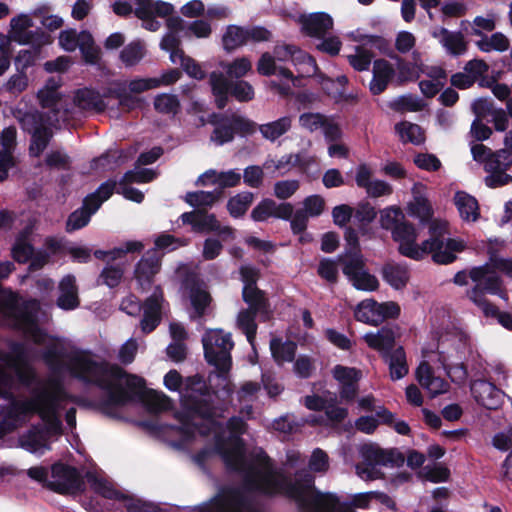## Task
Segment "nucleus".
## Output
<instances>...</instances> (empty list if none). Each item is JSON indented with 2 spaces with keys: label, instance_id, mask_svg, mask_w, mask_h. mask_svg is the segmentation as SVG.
<instances>
[{
  "label": "nucleus",
  "instance_id": "58836bf2",
  "mask_svg": "<svg viewBox=\"0 0 512 512\" xmlns=\"http://www.w3.org/2000/svg\"><path fill=\"white\" fill-rule=\"evenodd\" d=\"M372 72L373 77L370 81L369 89L373 95H378L387 88L395 74V70L391 63L380 59L374 61Z\"/></svg>",
  "mask_w": 512,
  "mask_h": 512
},
{
  "label": "nucleus",
  "instance_id": "9d476101",
  "mask_svg": "<svg viewBox=\"0 0 512 512\" xmlns=\"http://www.w3.org/2000/svg\"><path fill=\"white\" fill-rule=\"evenodd\" d=\"M193 512H255L244 492L234 488H224L210 502L203 503Z\"/></svg>",
  "mask_w": 512,
  "mask_h": 512
},
{
  "label": "nucleus",
  "instance_id": "f8f14e48",
  "mask_svg": "<svg viewBox=\"0 0 512 512\" xmlns=\"http://www.w3.org/2000/svg\"><path fill=\"white\" fill-rule=\"evenodd\" d=\"M114 188V183L106 182L95 193L88 195L84 200L83 206L69 216L67 230L74 231L86 226L91 216L99 209L101 204L112 195Z\"/></svg>",
  "mask_w": 512,
  "mask_h": 512
},
{
  "label": "nucleus",
  "instance_id": "774afa93",
  "mask_svg": "<svg viewBox=\"0 0 512 512\" xmlns=\"http://www.w3.org/2000/svg\"><path fill=\"white\" fill-rule=\"evenodd\" d=\"M145 245L138 240H129L122 243L120 246L107 251V259L114 261L121 259L128 253L140 252L144 249Z\"/></svg>",
  "mask_w": 512,
  "mask_h": 512
},
{
  "label": "nucleus",
  "instance_id": "b1692460",
  "mask_svg": "<svg viewBox=\"0 0 512 512\" xmlns=\"http://www.w3.org/2000/svg\"><path fill=\"white\" fill-rule=\"evenodd\" d=\"M257 71L259 74L264 76L277 75L282 77L285 82L278 84L275 81L270 82L272 90L276 91L280 95H288L291 92L290 83L294 84V78L291 71L282 66L276 64V59L269 53H264L260 57L257 63Z\"/></svg>",
  "mask_w": 512,
  "mask_h": 512
},
{
  "label": "nucleus",
  "instance_id": "9b49d317",
  "mask_svg": "<svg viewBox=\"0 0 512 512\" xmlns=\"http://www.w3.org/2000/svg\"><path fill=\"white\" fill-rule=\"evenodd\" d=\"M210 83L219 108H223L226 105L228 93L240 102H247L254 98V89L249 82L239 80L235 83H230L221 72H212Z\"/></svg>",
  "mask_w": 512,
  "mask_h": 512
},
{
  "label": "nucleus",
  "instance_id": "20e7f679",
  "mask_svg": "<svg viewBox=\"0 0 512 512\" xmlns=\"http://www.w3.org/2000/svg\"><path fill=\"white\" fill-rule=\"evenodd\" d=\"M282 494L296 501L303 512H355L335 494L316 490L313 476L306 472L297 473Z\"/></svg>",
  "mask_w": 512,
  "mask_h": 512
},
{
  "label": "nucleus",
  "instance_id": "6e6552de",
  "mask_svg": "<svg viewBox=\"0 0 512 512\" xmlns=\"http://www.w3.org/2000/svg\"><path fill=\"white\" fill-rule=\"evenodd\" d=\"M167 33L164 35L160 47L170 53V60L173 64H179L185 72L196 79H203L205 72L191 58L184 55L179 48L180 38L184 36V22L179 17H173L167 21Z\"/></svg>",
  "mask_w": 512,
  "mask_h": 512
},
{
  "label": "nucleus",
  "instance_id": "603ef678",
  "mask_svg": "<svg viewBox=\"0 0 512 512\" xmlns=\"http://www.w3.org/2000/svg\"><path fill=\"white\" fill-rule=\"evenodd\" d=\"M395 130L402 142L419 145L425 140L424 132L417 124L403 121L395 126Z\"/></svg>",
  "mask_w": 512,
  "mask_h": 512
},
{
  "label": "nucleus",
  "instance_id": "37998d69",
  "mask_svg": "<svg viewBox=\"0 0 512 512\" xmlns=\"http://www.w3.org/2000/svg\"><path fill=\"white\" fill-rule=\"evenodd\" d=\"M241 174L236 170L217 172L208 170L198 178V183L202 185L217 184L220 187H234L240 183Z\"/></svg>",
  "mask_w": 512,
  "mask_h": 512
},
{
  "label": "nucleus",
  "instance_id": "2f4dec72",
  "mask_svg": "<svg viewBox=\"0 0 512 512\" xmlns=\"http://www.w3.org/2000/svg\"><path fill=\"white\" fill-rule=\"evenodd\" d=\"M474 399L488 409H497L503 403L504 393L494 384L485 380H476L471 384Z\"/></svg>",
  "mask_w": 512,
  "mask_h": 512
},
{
  "label": "nucleus",
  "instance_id": "e2e57ef3",
  "mask_svg": "<svg viewBox=\"0 0 512 512\" xmlns=\"http://www.w3.org/2000/svg\"><path fill=\"white\" fill-rule=\"evenodd\" d=\"M29 85V78L26 72L16 70V73L11 75L3 84V89L14 96L24 92Z\"/></svg>",
  "mask_w": 512,
  "mask_h": 512
},
{
  "label": "nucleus",
  "instance_id": "13d9d810",
  "mask_svg": "<svg viewBox=\"0 0 512 512\" xmlns=\"http://www.w3.org/2000/svg\"><path fill=\"white\" fill-rule=\"evenodd\" d=\"M145 56V46L140 41H132L120 52V60L126 67L137 65Z\"/></svg>",
  "mask_w": 512,
  "mask_h": 512
},
{
  "label": "nucleus",
  "instance_id": "4468645a",
  "mask_svg": "<svg viewBox=\"0 0 512 512\" xmlns=\"http://www.w3.org/2000/svg\"><path fill=\"white\" fill-rule=\"evenodd\" d=\"M34 21L31 15L21 13L10 20L9 37L21 45L42 46L50 42L49 35L39 29L32 30Z\"/></svg>",
  "mask_w": 512,
  "mask_h": 512
},
{
  "label": "nucleus",
  "instance_id": "4be33fe9",
  "mask_svg": "<svg viewBox=\"0 0 512 512\" xmlns=\"http://www.w3.org/2000/svg\"><path fill=\"white\" fill-rule=\"evenodd\" d=\"M135 15L143 21V26L149 31H157L160 23L154 16L165 17L173 12V6L168 2L154 0H135Z\"/></svg>",
  "mask_w": 512,
  "mask_h": 512
},
{
  "label": "nucleus",
  "instance_id": "bf43d9fd",
  "mask_svg": "<svg viewBox=\"0 0 512 512\" xmlns=\"http://www.w3.org/2000/svg\"><path fill=\"white\" fill-rule=\"evenodd\" d=\"M476 45L483 52H503L508 49L509 40L504 34L496 32L492 34L490 37H482L479 41L476 42Z\"/></svg>",
  "mask_w": 512,
  "mask_h": 512
},
{
  "label": "nucleus",
  "instance_id": "49530a36",
  "mask_svg": "<svg viewBox=\"0 0 512 512\" xmlns=\"http://www.w3.org/2000/svg\"><path fill=\"white\" fill-rule=\"evenodd\" d=\"M266 307V302L255 309L249 305V309L239 312L237 317V327L246 335L248 342L253 346V341L256 334L257 325L255 323V316L257 312L263 311Z\"/></svg>",
  "mask_w": 512,
  "mask_h": 512
},
{
  "label": "nucleus",
  "instance_id": "393cba45",
  "mask_svg": "<svg viewBox=\"0 0 512 512\" xmlns=\"http://www.w3.org/2000/svg\"><path fill=\"white\" fill-rule=\"evenodd\" d=\"M325 209V200L320 195H310L302 201L301 208L293 211L290 218L291 229L295 234L302 233L308 224L309 218L320 216Z\"/></svg>",
  "mask_w": 512,
  "mask_h": 512
},
{
  "label": "nucleus",
  "instance_id": "ea45409f",
  "mask_svg": "<svg viewBox=\"0 0 512 512\" xmlns=\"http://www.w3.org/2000/svg\"><path fill=\"white\" fill-rule=\"evenodd\" d=\"M57 306L63 310H73L79 306L78 288L74 276L67 275L60 281Z\"/></svg>",
  "mask_w": 512,
  "mask_h": 512
},
{
  "label": "nucleus",
  "instance_id": "4c0bfd02",
  "mask_svg": "<svg viewBox=\"0 0 512 512\" xmlns=\"http://www.w3.org/2000/svg\"><path fill=\"white\" fill-rule=\"evenodd\" d=\"M183 285L185 289L189 290V297L194 310L193 314H191V318L201 317L205 314L211 302L209 293L204 289L202 284L196 281L194 276L188 277Z\"/></svg>",
  "mask_w": 512,
  "mask_h": 512
},
{
  "label": "nucleus",
  "instance_id": "6e6d98bb",
  "mask_svg": "<svg viewBox=\"0 0 512 512\" xmlns=\"http://www.w3.org/2000/svg\"><path fill=\"white\" fill-rule=\"evenodd\" d=\"M154 108L158 113L175 116L180 110V101L176 95L160 93L155 96Z\"/></svg>",
  "mask_w": 512,
  "mask_h": 512
},
{
  "label": "nucleus",
  "instance_id": "6ab92c4d",
  "mask_svg": "<svg viewBox=\"0 0 512 512\" xmlns=\"http://www.w3.org/2000/svg\"><path fill=\"white\" fill-rule=\"evenodd\" d=\"M183 224H188L195 233H217L225 240L233 236V230L228 226H222L214 214L202 210L185 212L180 216Z\"/></svg>",
  "mask_w": 512,
  "mask_h": 512
},
{
  "label": "nucleus",
  "instance_id": "69168bd1",
  "mask_svg": "<svg viewBox=\"0 0 512 512\" xmlns=\"http://www.w3.org/2000/svg\"><path fill=\"white\" fill-rule=\"evenodd\" d=\"M293 64L301 77L312 76L318 69L315 60L304 51L296 53Z\"/></svg>",
  "mask_w": 512,
  "mask_h": 512
},
{
  "label": "nucleus",
  "instance_id": "cd10ccee",
  "mask_svg": "<svg viewBox=\"0 0 512 512\" xmlns=\"http://www.w3.org/2000/svg\"><path fill=\"white\" fill-rule=\"evenodd\" d=\"M428 254L438 264H448L456 259V254L465 249V243L460 239H433L429 240Z\"/></svg>",
  "mask_w": 512,
  "mask_h": 512
},
{
  "label": "nucleus",
  "instance_id": "5701e85b",
  "mask_svg": "<svg viewBox=\"0 0 512 512\" xmlns=\"http://www.w3.org/2000/svg\"><path fill=\"white\" fill-rule=\"evenodd\" d=\"M135 15L143 21V26L149 31H157L160 23L154 16L165 17L173 12V6L168 2L154 0H135Z\"/></svg>",
  "mask_w": 512,
  "mask_h": 512
},
{
  "label": "nucleus",
  "instance_id": "e433bc0d",
  "mask_svg": "<svg viewBox=\"0 0 512 512\" xmlns=\"http://www.w3.org/2000/svg\"><path fill=\"white\" fill-rule=\"evenodd\" d=\"M162 300V292L157 289L153 295L145 301L143 306V319L141 320V329L144 333H150L160 323Z\"/></svg>",
  "mask_w": 512,
  "mask_h": 512
},
{
  "label": "nucleus",
  "instance_id": "f257e3e1",
  "mask_svg": "<svg viewBox=\"0 0 512 512\" xmlns=\"http://www.w3.org/2000/svg\"><path fill=\"white\" fill-rule=\"evenodd\" d=\"M164 386L180 395L182 410L177 412V426H167L164 433L167 441L176 448H184L194 442H202L206 436V427L213 434L214 447L205 448L195 456L202 465L206 458L217 453L231 469L242 471L246 488L265 495L282 494L289 483L283 475L275 472L261 449H257L249 459L246 458L240 439L246 425L239 417H232L227 427L220 426L217 418L223 409L212 407V395L208 392L204 379L193 376L183 380L176 370H170L164 376Z\"/></svg>",
  "mask_w": 512,
  "mask_h": 512
},
{
  "label": "nucleus",
  "instance_id": "1a4fd4ad",
  "mask_svg": "<svg viewBox=\"0 0 512 512\" xmlns=\"http://www.w3.org/2000/svg\"><path fill=\"white\" fill-rule=\"evenodd\" d=\"M204 355L207 362L220 372H226L231 366L230 352L234 346L231 334L222 329H209L202 338Z\"/></svg>",
  "mask_w": 512,
  "mask_h": 512
},
{
  "label": "nucleus",
  "instance_id": "a878e982",
  "mask_svg": "<svg viewBox=\"0 0 512 512\" xmlns=\"http://www.w3.org/2000/svg\"><path fill=\"white\" fill-rule=\"evenodd\" d=\"M294 20L301 25L302 32L316 38H322L334 25L331 15L325 12L298 14Z\"/></svg>",
  "mask_w": 512,
  "mask_h": 512
},
{
  "label": "nucleus",
  "instance_id": "c756f323",
  "mask_svg": "<svg viewBox=\"0 0 512 512\" xmlns=\"http://www.w3.org/2000/svg\"><path fill=\"white\" fill-rule=\"evenodd\" d=\"M412 199L407 204V212L410 216L418 218L421 222L428 221L433 208L428 197V189L421 183H416L412 187Z\"/></svg>",
  "mask_w": 512,
  "mask_h": 512
},
{
  "label": "nucleus",
  "instance_id": "5fc2aeb1",
  "mask_svg": "<svg viewBox=\"0 0 512 512\" xmlns=\"http://www.w3.org/2000/svg\"><path fill=\"white\" fill-rule=\"evenodd\" d=\"M227 79H241L252 71V62L247 57H238L231 62L221 63Z\"/></svg>",
  "mask_w": 512,
  "mask_h": 512
},
{
  "label": "nucleus",
  "instance_id": "79ce46f5",
  "mask_svg": "<svg viewBox=\"0 0 512 512\" xmlns=\"http://www.w3.org/2000/svg\"><path fill=\"white\" fill-rule=\"evenodd\" d=\"M363 339L370 348L380 352L384 357L386 353L392 351L395 335L391 329L382 328L377 332L366 333Z\"/></svg>",
  "mask_w": 512,
  "mask_h": 512
},
{
  "label": "nucleus",
  "instance_id": "412c9836",
  "mask_svg": "<svg viewBox=\"0 0 512 512\" xmlns=\"http://www.w3.org/2000/svg\"><path fill=\"white\" fill-rule=\"evenodd\" d=\"M343 273L357 290L374 291L378 288L377 278L364 268L361 254L355 253L349 260H344Z\"/></svg>",
  "mask_w": 512,
  "mask_h": 512
},
{
  "label": "nucleus",
  "instance_id": "a211bd4d",
  "mask_svg": "<svg viewBox=\"0 0 512 512\" xmlns=\"http://www.w3.org/2000/svg\"><path fill=\"white\" fill-rule=\"evenodd\" d=\"M48 487L61 494H74L82 490L83 481L74 467L56 463L51 467Z\"/></svg>",
  "mask_w": 512,
  "mask_h": 512
},
{
  "label": "nucleus",
  "instance_id": "aec40b11",
  "mask_svg": "<svg viewBox=\"0 0 512 512\" xmlns=\"http://www.w3.org/2000/svg\"><path fill=\"white\" fill-rule=\"evenodd\" d=\"M23 129L32 133L30 153L34 156L40 155L46 148L51 136L48 126L54 125V120L49 118L45 123L42 117L36 113H26L20 118Z\"/></svg>",
  "mask_w": 512,
  "mask_h": 512
},
{
  "label": "nucleus",
  "instance_id": "338daca9",
  "mask_svg": "<svg viewBox=\"0 0 512 512\" xmlns=\"http://www.w3.org/2000/svg\"><path fill=\"white\" fill-rule=\"evenodd\" d=\"M372 57V54L367 49L356 46L354 53L347 55V60L355 70L366 71L371 64Z\"/></svg>",
  "mask_w": 512,
  "mask_h": 512
},
{
  "label": "nucleus",
  "instance_id": "f3484780",
  "mask_svg": "<svg viewBox=\"0 0 512 512\" xmlns=\"http://www.w3.org/2000/svg\"><path fill=\"white\" fill-rule=\"evenodd\" d=\"M412 70L409 78L422 77L419 88L422 94L428 98L434 97L446 84L447 73L441 66L420 63L415 65Z\"/></svg>",
  "mask_w": 512,
  "mask_h": 512
},
{
  "label": "nucleus",
  "instance_id": "a19ab883",
  "mask_svg": "<svg viewBox=\"0 0 512 512\" xmlns=\"http://www.w3.org/2000/svg\"><path fill=\"white\" fill-rule=\"evenodd\" d=\"M389 368V376L392 381L404 378L409 372L406 353L402 347H397L383 357Z\"/></svg>",
  "mask_w": 512,
  "mask_h": 512
},
{
  "label": "nucleus",
  "instance_id": "c85d7f7f",
  "mask_svg": "<svg viewBox=\"0 0 512 512\" xmlns=\"http://www.w3.org/2000/svg\"><path fill=\"white\" fill-rule=\"evenodd\" d=\"M161 259L155 249L148 250L137 262L134 277L142 289L150 286L154 276L160 271Z\"/></svg>",
  "mask_w": 512,
  "mask_h": 512
},
{
  "label": "nucleus",
  "instance_id": "72a5a7b5",
  "mask_svg": "<svg viewBox=\"0 0 512 512\" xmlns=\"http://www.w3.org/2000/svg\"><path fill=\"white\" fill-rule=\"evenodd\" d=\"M431 35L452 56H460L467 50V42L461 32H453L444 27H437L433 29Z\"/></svg>",
  "mask_w": 512,
  "mask_h": 512
},
{
  "label": "nucleus",
  "instance_id": "dca6fc26",
  "mask_svg": "<svg viewBox=\"0 0 512 512\" xmlns=\"http://www.w3.org/2000/svg\"><path fill=\"white\" fill-rule=\"evenodd\" d=\"M417 230L408 223H400L398 227L392 231V238L398 244L399 252L413 260H421L428 254L429 240L417 244Z\"/></svg>",
  "mask_w": 512,
  "mask_h": 512
},
{
  "label": "nucleus",
  "instance_id": "09e8293b",
  "mask_svg": "<svg viewBox=\"0 0 512 512\" xmlns=\"http://www.w3.org/2000/svg\"><path fill=\"white\" fill-rule=\"evenodd\" d=\"M292 127V117L284 116L275 121L268 122L259 126L262 136L273 142L287 133Z\"/></svg>",
  "mask_w": 512,
  "mask_h": 512
},
{
  "label": "nucleus",
  "instance_id": "4d7b16f0",
  "mask_svg": "<svg viewBox=\"0 0 512 512\" xmlns=\"http://www.w3.org/2000/svg\"><path fill=\"white\" fill-rule=\"evenodd\" d=\"M270 349L277 363L291 362L295 356L296 345L293 342H282L280 339H272Z\"/></svg>",
  "mask_w": 512,
  "mask_h": 512
},
{
  "label": "nucleus",
  "instance_id": "bb28decb",
  "mask_svg": "<svg viewBox=\"0 0 512 512\" xmlns=\"http://www.w3.org/2000/svg\"><path fill=\"white\" fill-rule=\"evenodd\" d=\"M156 174L153 170L147 168L137 167L133 171L127 172L122 181L119 183L117 193L123 195L126 199L140 203L144 195L141 191L130 187V183H146L155 178Z\"/></svg>",
  "mask_w": 512,
  "mask_h": 512
},
{
  "label": "nucleus",
  "instance_id": "2eb2a0df",
  "mask_svg": "<svg viewBox=\"0 0 512 512\" xmlns=\"http://www.w3.org/2000/svg\"><path fill=\"white\" fill-rule=\"evenodd\" d=\"M400 313L397 303L389 301L378 303L373 299L360 302L354 311L356 320L372 326H378L388 318H395Z\"/></svg>",
  "mask_w": 512,
  "mask_h": 512
},
{
  "label": "nucleus",
  "instance_id": "7ed1b4c3",
  "mask_svg": "<svg viewBox=\"0 0 512 512\" xmlns=\"http://www.w3.org/2000/svg\"><path fill=\"white\" fill-rule=\"evenodd\" d=\"M18 384L31 387L29 399H14L0 411V438L38 414L45 429L34 427L19 438V446L26 451L42 455L50 449V438L61 434L60 413L66 410V422L76 425L74 398L53 375L47 380H36L27 363L24 345L13 343L9 352L0 350V398L8 399Z\"/></svg>",
  "mask_w": 512,
  "mask_h": 512
},
{
  "label": "nucleus",
  "instance_id": "f03ea898",
  "mask_svg": "<svg viewBox=\"0 0 512 512\" xmlns=\"http://www.w3.org/2000/svg\"><path fill=\"white\" fill-rule=\"evenodd\" d=\"M49 318L37 300H24L10 289L0 286V325L21 331L43 348V358L54 374L69 373L84 382L94 383L107 391V406H120L134 399L144 400L153 412L170 408L163 392L147 391L144 379L126 374L118 366H109L87 351H69L62 338L48 335L41 324ZM108 407L105 411L108 412Z\"/></svg>",
  "mask_w": 512,
  "mask_h": 512
},
{
  "label": "nucleus",
  "instance_id": "ddd939ff",
  "mask_svg": "<svg viewBox=\"0 0 512 512\" xmlns=\"http://www.w3.org/2000/svg\"><path fill=\"white\" fill-rule=\"evenodd\" d=\"M59 45L67 52H73L79 48L87 63L96 64L100 60L101 50L88 31L78 33L74 29L64 30L59 34Z\"/></svg>",
  "mask_w": 512,
  "mask_h": 512
},
{
  "label": "nucleus",
  "instance_id": "7c9ffc66",
  "mask_svg": "<svg viewBox=\"0 0 512 512\" xmlns=\"http://www.w3.org/2000/svg\"><path fill=\"white\" fill-rule=\"evenodd\" d=\"M332 374L340 385L341 398L352 400L357 394V382L362 378L361 370L337 365L333 368Z\"/></svg>",
  "mask_w": 512,
  "mask_h": 512
},
{
  "label": "nucleus",
  "instance_id": "c03bdc74",
  "mask_svg": "<svg viewBox=\"0 0 512 512\" xmlns=\"http://www.w3.org/2000/svg\"><path fill=\"white\" fill-rule=\"evenodd\" d=\"M454 202L460 214V217L467 222H474L479 218V206L477 200L467 194L459 191L454 196Z\"/></svg>",
  "mask_w": 512,
  "mask_h": 512
},
{
  "label": "nucleus",
  "instance_id": "423d86ee",
  "mask_svg": "<svg viewBox=\"0 0 512 512\" xmlns=\"http://www.w3.org/2000/svg\"><path fill=\"white\" fill-rule=\"evenodd\" d=\"M361 461L355 465L356 475L364 481L384 479L388 470H395L404 464L402 454L394 449H383L375 444L360 448Z\"/></svg>",
  "mask_w": 512,
  "mask_h": 512
},
{
  "label": "nucleus",
  "instance_id": "052dcab7",
  "mask_svg": "<svg viewBox=\"0 0 512 512\" xmlns=\"http://www.w3.org/2000/svg\"><path fill=\"white\" fill-rule=\"evenodd\" d=\"M254 195L251 192H242L230 198L227 203V209L232 217H241L245 214L251 203L253 202Z\"/></svg>",
  "mask_w": 512,
  "mask_h": 512
},
{
  "label": "nucleus",
  "instance_id": "680f3d73",
  "mask_svg": "<svg viewBox=\"0 0 512 512\" xmlns=\"http://www.w3.org/2000/svg\"><path fill=\"white\" fill-rule=\"evenodd\" d=\"M380 225L383 229L394 231L400 223H404V214L397 206L386 207L380 211Z\"/></svg>",
  "mask_w": 512,
  "mask_h": 512
},
{
  "label": "nucleus",
  "instance_id": "de8ad7c7",
  "mask_svg": "<svg viewBox=\"0 0 512 512\" xmlns=\"http://www.w3.org/2000/svg\"><path fill=\"white\" fill-rule=\"evenodd\" d=\"M74 102L83 110L100 112L105 108V102L102 96L98 92L87 88L76 92Z\"/></svg>",
  "mask_w": 512,
  "mask_h": 512
},
{
  "label": "nucleus",
  "instance_id": "3c124183",
  "mask_svg": "<svg viewBox=\"0 0 512 512\" xmlns=\"http://www.w3.org/2000/svg\"><path fill=\"white\" fill-rule=\"evenodd\" d=\"M33 252L34 248L28 239L27 232L21 233L11 248L12 258L20 264H25L29 262Z\"/></svg>",
  "mask_w": 512,
  "mask_h": 512
},
{
  "label": "nucleus",
  "instance_id": "473e14b6",
  "mask_svg": "<svg viewBox=\"0 0 512 512\" xmlns=\"http://www.w3.org/2000/svg\"><path fill=\"white\" fill-rule=\"evenodd\" d=\"M293 215V206L290 203L277 204L272 199L262 200L251 213V217L255 221H265L270 217L283 220H290Z\"/></svg>",
  "mask_w": 512,
  "mask_h": 512
},
{
  "label": "nucleus",
  "instance_id": "a18cd8bd",
  "mask_svg": "<svg viewBox=\"0 0 512 512\" xmlns=\"http://www.w3.org/2000/svg\"><path fill=\"white\" fill-rule=\"evenodd\" d=\"M86 479L91 488L98 494L109 499H118L120 492L113 483L101 472L91 471L86 474Z\"/></svg>",
  "mask_w": 512,
  "mask_h": 512
},
{
  "label": "nucleus",
  "instance_id": "8fccbe9b",
  "mask_svg": "<svg viewBox=\"0 0 512 512\" xmlns=\"http://www.w3.org/2000/svg\"><path fill=\"white\" fill-rule=\"evenodd\" d=\"M385 281L395 289L403 288L409 279V273L405 266L387 264L383 269Z\"/></svg>",
  "mask_w": 512,
  "mask_h": 512
},
{
  "label": "nucleus",
  "instance_id": "864d4df0",
  "mask_svg": "<svg viewBox=\"0 0 512 512\" xmlns=\"http://www.w3.org/2000/svg\"><path fill=\"white\" fill-rule=\"evenodd\" d=\"M224 49L232 51L247 44L246 28L229 25L222 37Z\"/></svg>",
  "mask_w": 512,
  "mask_h": 512
},
{
  "label": "nucleus",
  "instance_id": "39448f33",
  "mask_svg": "<svg viewBox=\"0 0 512 512\" xmlns=\"http://www.w3.org/2000/svg\"><path fill=\"white\" fill-rule=\"evenodd\" d=\"M490 253V262L484 266L475 267L470 271V277L475 282V288L469 293L470 299L478 305L484 314H494L495 309L483 297L482 291L498 294L501 291V281L496 270L512 276V260L504 259Z\"/></svg>",
  "mask_w": 512,
  "mask_h": 512
},
{
  "label": "nucleus",
  "instance_id": "0eeeda50",
  "mask_svg": "<svg viewBox=\"0 0 512 512\" xmlns=\"http://www.w3.org/2000/svg\"><path fill=\"white\" fill-rule=\"evenodd\" d=\"M471 153L475 161L484 164V169L488 173L485 178L488 187L496 188L512 181V177L506 173L512 165V158L505 149L492 153L483 144H474Z\"/></svg>",
  "mask_w": 512,
  "mask_h": 512
},
{
  "label": "nucleus",
  "instance_id": "0e129e2a",
  "mask_svg": "<svg viewBox=\"0 0 512 512\" xmlns=\"http://www.w3.org/2000/svg\"><path fill=\"white\" fill-rule=\"evenodd\" d=\"M38 99L43 108H50L55 115L59 112L61 97L57 90L50 88V83L39 90Z\"/></svg>",
  "mask_w": 512,
  "mask_h": 512
},
{
  "label": "nucleus",
  "instance_id": "f704fd0d",
  "mask_svg": "<svg viewBox=\"0 0 512 512\" xmlns=\"http://www.w3.org/2000/svg\"><path fill=\"white\" fill-rule=\"evenodd\" d=\"M416 379L431 397H436L447 392L448 383L442 378L435 376L431 366L423 361L416 369Z\"/></svg>",
  "mask_w": 512,
  "mask_h": 512
},
{
  "label": "nucleus",
  "instance_id": "c9c22d12",
  "mask_svg": "<svg viewBox=\"0 0 512 512\" xmlns=\"http://www.w3.org/2000/svg\"><path fill=\"white\" fill-rule=\"evenodd\" d=\"M241 279L244 283L243 287V299L244 301L258 309L264 302V296L255 286L258 278V271L252 266H242L240 269Z\"/></svg>",
  "mask_w": 512,
  "mask_h": 512
}]
</instances>
